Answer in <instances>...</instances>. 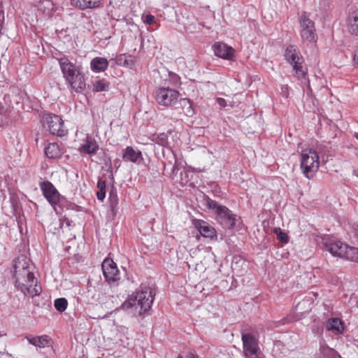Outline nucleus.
<instances>
[{"mask_svg":"<svg viewBox=\"0 0 358 358\" xmlns=\"http://www.w3.org/2000/svg\"><path fill=\"white\" fill-rule=\"evenodd\" d=\"M35 267L31 260L24 256L18 257L14 264V278L16 288L24 296H38L42 291L34 275Z\"/></svg>","mask_w":358,"mask_h":358,"instance_id":"1","label":"nucleus"},{"mask_svg":"<svg viewBox=\"0 0 358 358\" xmlns=\"http://www.w3.org/2000/svg\"><path fill=\"white\" fill-rule=\"evenodd\" d=\"M59 64L63 76L71 87L77 93L82 92L86 86L83 68L76 66L66 57L59 59Z\"/></svg>","mask_w":358,"mask_h":358,"instance_id":"2","label":"nucleus"},{"mask_svg":"<svg viewBox=\"0 0 358 358\" xmlns=\"http://www.w3.org/2000/svg\"><path fill=\"white\" fill-rule=\"evenodd\" d=\"M155 292L150 287H141L138 290L131 295H129L124 301L121 307L127 310L135 306L139 308L138 315H142L150 309L155 299Z\"/></svg>","mask_w":358,"mask_h":358,"instance_id":"3","label":"nucleus"},{"mask_svg":"<svg viewBox=\"0 0 358 358\" xmlns=\"http://www.w3.org/2000/svg\"><path fill=\"white\" fill-rule=\"evenodd\" d=\"M202 205L215 215V220L224 229H231L236 224L237 215L227 207L220 204L209 196L203 195L201 201Z\"/></svg>","mask_w":358,"mask_h":358,"instance_id":"4","label":"nucleus"},{"mask_svg":"<svg viewBox=\"0 0 358 358\" xmlns=\"http://www.w3.org/2000/svg\"><path fill=\"white\" fill-rule=\"evenodd\" d=\"M320 166L319 156L312 148L302 151L301 155V169L304 176L313 178L317 172Z\"/></svg>","mask_w":358,"mask_h":358,"instance_id":"5","label":"nucleus"},{"mask_svg":"<svg viewBox=\"0 0 358 358\" xmlns=\"http://www.w3.org/2000/svg\"><path fill=\"white\" fill-rule=\"evenodd\" d=\"M285 59L292 66L296 76L299 78L304 77L306 72L303 69V58L299 50L294 45H288L285 51Z\"/></svg>","mask_w":358,"mask_h":358,"instance_id":"6","label":"nucleus"},{"mask_svg":"<svg viewBox=\"0 0 358 358\" xmlns=\"http://www.w3.org/2000/svg\"><path fill=\"white\" fill-rule=\"evenodd\" d=\"M301 31L300 34L303 41L310 43L317 41V34L314 22L310 20V14L304 12L300 17Z\"/></svg>","mask_w":358,"mask_h":358,"instance_id":"7","label":"nucleus"},{"mask_svg":"<svg viewBox=\"0 0 358 358\" xmlns=\"http://www.w3.org/2000/svg\"><path fill=\"white\" fill-rule=\"evenodd\" d=\"M39 187L43 196L46 199L51 206L57 210V206L65 199L56 187L48 180L39 182Z\"/></svg>","mask_w":358,"mask_h":358,"instance_id":"8","label":"nucleus"},{"mask_svg":"<svg viewBox=\"0 0 358 358\" xmlns=\"http://www.w3.org/2000/svg\"><path fill=\"white\" fill-rule=\"evenodd\" d=\"M48 128L53 135L64 136L67 133L62 117L55 113H47L45 117Z\"/></svg>","mask_w":358,"mask_h":358,"instance_id":"9","label":"nucleus"},{"mask_svg":"<svg viewBox=\"0 0 358 358\" xmlns=\"http://www.w3.org/2000/svg\"><path fill=\"white\" fill-rule=\"evenodd\" d=\"M102 271L105 280L109 284L117 282L120 279V275L116 264L110 258H106L102 264Z\"/></svg>","mask_w":358,"mask_h":358,"instance_id":"10","label":"nucleus"},{"mask_svg":"<svg viewBox=\"0 0 358 358\" xmlns=\"http://www.w3.org/2000/svg\"><path fill=\"white\" fill-rule=\"evenodd\" d=\"M243 353L245 357H257L259 348L257 338L251 333H242Z\"/></svg>","mask_w":358,"mask_h":358,"instance_id":"11","label":"nucleus"},{"mask_svg":"<svg viewBox=\"0 0 358 358\" xmlns=\"http://www.w3.org/2000/svg\"><path fill=\"white\" fill-rule=\"evenodd\" d=\"M179 97V92L175 90L160 88L157 94V101L160 105L171 106L176 103Z\"/></svg>","mask_w":358,"mask_h":358,"instance_id":"12","label":"nucleus"},{"mask_svg":"<svg viewBox=\"0 0 358 358\" xmlns=\"http://www.w3.org/2000/svg\"><path fill=\"white\" fill-rule=\"evenodd\" d=\"M173 158L175 162L171 169V176L173 180H179L182 185H186L190 180L193 173L191 171L184 169L180 172V178L178 179L177 177V173L182 168V162H179L175 155L173 156Z\"/></svg>","mask_w":358,"mask_h":358,"instance_id":"13","label":"nucleus"},{"mask_svg":"<svg viewBox=\"0 0 358 358\" xmlns=\"http://www.w3.org/2000/svg\"><path fill=\"white\" fill-rule=\"evenodd\" d=\"M214 54L224 59L232 60L234 57V50L222 42H217L212 46Z\"/></svg>","mask_w":358,"mask_h":358,"instance_id":"14","label":"nucleus"},{"mask_svg":"<svg viewBox=\"0 0 358 358\" xmlns=\"http://www.w3.org/2000/svg\"><path fill=\"white\" fill-rule=\"evenodd\" d=\"M194 226L203 237L213 238L215 236V229L202 220H196L194 221Z\"/></svg>","mask_w":358,"mask_h":358,"instance_id":"15","label":"nucleus"},{"mask_svg":"<svg viewBox=\"0 0 358 358\" xmlns=\"http://www.w3.org/2000/svg\"><path fill=\"white\" fill-rule=\"evenodd\" d=\"M29 343L40 348H44L51 345L52 340L47 335L40 336H27L26 337Z\"/></svg>","mask_w":358,"mask_h":358,"instance_id":"16","label":"nucleus"},{"mask_svg":"<svg viewBox=\"0 0 358 358\" xmlns=\"http://www.w3.org/2000/svg\"><path fill=\"white\" fill-rule=\"evenodd\" d=\"M101 4V0H71L72 6L83 10L98 8Z\"/></svg>","mask_w":358,"mask_h":358,"instance_id":"17","label":"nucleus"},{"mask_svg":"<svg viewBox=\"0 0 358 358\" xmlns=\"http://www.w3.org/2000/svg\"><path fill=\"white\" fill-rule=\"evenodd\" d=\"M346 244L340 241H330L325 244V248L334 257L341 258Z\"/></svg>","mask_w":358,"mask_h":358,"instance_id":"18","label":"nucleus"},{"mask_svg":"<svg viewBox=\"0 0 358 358\" xmlns=\"http://www.w3.org/2000/svg\"><path fill=\"white\" fill-rule=\"evenodd\" d=\"M108 61L105 57H96L90 62V69L93 72L101 73L108 67Z\"/></svg>","mask_w":358,"mask_h":358,"instance_id":"19","label":"nucleus"},{"mask_svg":"<svg viewBox=\"0 0 358 358\" xmlns=\"http://www.w3.org/2000/svg\"><path fill=\"white\" fill-rule=\"evenodd\" d=\"M99 149L96 141L91 137L87 136L85 143L81 145L80 151L81 152L94 155Z\"/></svg>","mask_w":358,"mask_h":358,"instance_id":"20","label":"nucleus"},{"mask_svg":"<svg viewBox=\"0 0 358 358\" xmlns=\"http://www.w3.org/2000/svg\"><path fill=\"white\" fill-rule=\"evenodd\" d=\"M317 358H341V357L334 349L329 348L325 343H320Z\"/></svg>","mask_w":358,"mask_h":358,"instance_id":"21","label":"nucleus"},{"mask_svg":"<svg viewBox=\"0 0 358 358\" xmlns=\"http://www.w3.org/2000/svg\"><path fill=\"white\" fill-rule=\"evenodd\" d=\"M326 329L327 331H334L336 334H342L344 327L343 322L340 319L333 317L328 320L326 324Z\"/></svg>","mask_w":358,"mask_h":358,"instance_id":"22","label":"nucleus"},{"mask_svg":"<svg viewBox=\"0 0 358 358\" xmlns=\"http://www.w3.org/2000/svg\"><path fill=\"white\" fill-rule=\"evenodd\" d=\"M142 157L140 151L135 150L132 147L127 146L124 152L122 158L124 160L129 161L134 163L137 162Z\"/></svg>","mask_w":358,"mask_h":358,"instance_id":"23","label":"nucleus"},{"mask_svg":"<svg viewBox=\"0 0 358 358\" xmlns=\"http://www.w3.org/2000/svg\"><path fill=\"white\" fill-rule=\"evenodd\" d=\"M348 27L350 31L356 36L358 35V9L350 13L348 16Z\"/></svg>","mask_w":358,"mask_h":358,"instance_id":"24","label":"nucleus"},{"mask_svg":"<svg viewBox=\"0 0 358 358\" xmlns=\"http://www.w3.org/2000/svg\"><path fill=\"white\" fill-rule=\"evenodd\" d=\"M92 90L96 92H107L109 90L110 83L105 78H96L92 81Z\"/></svg>","mask_w":358,"mask_h":358,"instance_id":"25","label":"nucleus"},{"mask_svg":"<svg viewBox=\"0 0 358 358\" xmlns=\"http://www.w3.org/2000/svg\"><path fill=\"white\" fill-rule=\"evenodd\" d=\"M60 149L59 145L56 143H49L45 148V154L49 159H55L60 156Z\"/></svg>","mask_w":358,"mask_h":358,"instance_id":"26","label":"nucleus"},{"mask_svg":"<svg viewBox=\"0 0 358 358\" xmlns=\"http://www.w3.org/2000/svg\"><path fill=\"white\" fill-rule=\"evenodd\" d=\"M341 258H345L352 262H358V248L345 245Z\"/></svg>","mask_w":358,"mask_h":358,"instance_id":"27","label":"nucleus"},{"mask_svg":"<svg viewBox=\"0 0 358 358\" xmlns=\"http://www.w3.org/2000/svg\"><path fill=\"white\" fill-rule=\"evenodd\" d=\"M109 207L113 215L118 211L119 199L115 191H110L108 196Z\"/></svg>","mask_w":358,"mask_h":358,"instance_id":"28","label":"nucleus"},{"mask_svg":"<svg viewBox=\"0 0 358 358\" xmlns=\"http://www.w3.org/2000/svg\"><path fill=\"white\" fill-rule=\"evenodd\" d=\"M152 141L162 146L171 147V142L170 139H169L168 132L154 135Z\"/></svg>","mask_w":358,"mask_h":358,"instance_id":"29","label":"nucleus"},{"mask_svg":"<svg viewBox=\"0 0 358 358\" xmlns=\"http://www.w3.org/2000/svg\"><path fill=\"white\" fill-rule=\"evenodd\" d=\"M106 182L103 180H99L96 187L98 189V191L96 192V197L97 199L103 201L106 196Z\"/></svg>","mask_w":358,"mask_h":358,"instance_id":"30","label":"nucleus"},{"mask_svg":"<svg viewBox=\"0 0 358 358\" xmlns=\"http://www.w3.org/2000/svg\"><path fill=\"white\" fill-rule=\"evenodd\" d=\"M68 306V301L65 298H59L55 301V308L59 312H64Z\"/></svg>","mask_w":358,"mask_h":358,"instance_id":"31","label":"nucleus"},{"mask_svg":"<svg viewBox=\"0 0 358 358\" xmlns=\"http://www.w3.org/2000/svg\"><path fill=\"white\" fill-rule=\"evenodd\" d=\"M273 232L276 234L278 239L282 243H287L289 238L286 233L283 232L280 228H274Z\"/></svg>","mask_w":358,"mask_h":358,"instance_id":"32","label":"nucleus"},{"mask_svg":"<svg viewBox=\"0 0 358 358\" xmlns=\"http://www.w3.org/2000/svg\"><path fill=\"white\" fill-rule=\"evenodd\" d=\"M169 134V139H170L171 142V146L175 145L176 144H178L179 139V136L178 132L173 130H169L168 131Z\"/></svg>","mask_w":358,"mask_h":358,"instance_id":"33","label":"nucleus"},{"mask_svg":"<svg viewBox=\"0 0 358 358\" xmlns=\"http://www.w3.org/2000/svg\"><path fill=\"white\" fill-rule=\"evenodd\" d=\"M217 103L220 106V109H224L227 110H229L231 108V104L229 102H227L223 98H217Z\"/></svg>","mask_w":358,"mask_h":358,"instance_id":"34","label":"nucleus"},{"mask_svg":"<svg viewBox=\"0 0 358 358\" xmlns=\"http://www.w3.org/2000/svg\"><path fill=\"white\" fill-rule=\"evenodd\" d=\"M330 0H321L319 3V9L322 11H327L330 7Z\"/></svg>","mask_w":358,"mask_h":358,"instance_id":"35","label":"nucleus"},{"mask_svg":"<svg viewBox=\"0 0 358 358\" xmlns=\"http://www.w3.org/2000/svg\"><path fill=\"white\" fill-rule=\"evenodd\" d=\"M9 121L8 113H0V127L7 124Z\"/></svg>","mask_w":358,"mask_h":358,"instance_id":"36","label":"nucleus"},{"mask_svg":"<svg viewBox=\"0 0 358 358\" xmlns=\"http://www.w3.org/2000/svg\"><path fill=\"white\" fill-rule=\"evenodd\" d=\"M155 17L150 14L146 15L143 17V22L147 24H152L155 22Z\"/></svg>","mask_w":358,"mask_h":358,"instance_id":"37","label":"nucleus"},{"mask_svg":"<svg viewBox=\"0 0 358 358\" xmlns=\"http://www.w3.org/2000/svg\"><path fill=\"white\" fill-rule=\"evenodd\" d=\"M280 94L285 97V98H287L288 96H289V87L287 85H282L281 87V90H280Z\"/></svg>","mask_w":358,"mask_h":358,"instance_id":"38","label":"nucleus"},{"mask_svg":"<svg viewBox=\"0 0 358 358\" xmlns=\"http://www.w3.org/2000/svg\"><path fill=\"white\" fill-rule=\"evenodd\" d=\"M170 76H171V80H173L175 85L180 84V78L178 75H176L175 73H171V74H170Z\"/></svg>","mask_w":358,"mask_h":358,"instance_id":"39","label":"nucleus"},{"mask_svg":"<svg viewBox=\"0 0 358 358\" xmlns=\"http://www.w3.org/2000/svg\"><path fill=\"white\" fill-rule=\"evenodd\" d=\"M180 105L182 106H187V110H190L191 109V104H190V102H189V100L188 99H181L180 100Z\"/></svg>","mask_w":358,"mask_h":358,"instance_id":"40","label":"nucleus"},{"mask_svg":"<svg viewBox=\"0 0 358 358\" xmlns=\"http://www.w3.org/2000/svg\"><path fill=\"white\" fill-rule=\"evenodd\" d=\"M308 303V301H303L297 303V305L295 306L294 309L296 311H299L302 310V306H303L305 304Z\"/></svg>","mask_w":358,"mask_h":358,"instance_id":"41","label":"nucleus"},{"mask_svg":"<svg viewBox=\"0 0 358 358\" xmlns=\"http://www.w3.org/2000/svg\"><path fill=\"white\" fill-rule=\"evenodd\" d=\"M178 358H199L197 355L193 353H188L186 355H178Z\"/></svg>","mask_w":358,"mask_h":358,"instance_id":"42","label":"nucleus"},{"mask_svg":"<svg viewBox=\"0 0 358 358\" xmlns=\"http://www.w3.org/2000/svg\"><path fill=\"white\" fill-rule=\"evenodd\" d=\"M41 3L44 4L45 6H46L48 8L52 7L53 6V3L50 0H44L42 1Z\"/></svg>","mask_w":358,"mask_h":358,"instance_id":"43","label":"nucleus"},{"mask_svg":"<svg viewBox=\"0 0 358 358\" xmlns=\"http://www.w3.org/2000/svg\"><path fill=\"white\" fill-rule=\"evenodd\" d=\"M353 60L355 63V64L358 66V51L355 52L353 57Z\"/></svg>","mask_w":358,"mask_h":358,"instance_id":"44","label":"nucleus"},{"mask_svg":"<svg viewBox=\"0 0 358 358\" xmlns=\"http://www.w3.org/2000/svg\"><path fill=\"white\" fill-rule=\"evenodd\" d=\"M355 137L358 140V133L355 134Z\"/></svg>","mask_w":358,"mask_h":358,"instance_id":"45","label":"nucleus"},{"mask_svg":"<svg viewBox=\"0 0 358 358\" xmlns=\"http://www.w3.org/2000/svg\"><path fill=\"white\" fill-rule=\"evenodd\" d=\"M355 155H356L357 157H358V148L356 150Z\"/></svg>","mask_w":358,"mask_h":358,"instance_id":"46","label":"nucleus"}]
</instances>
